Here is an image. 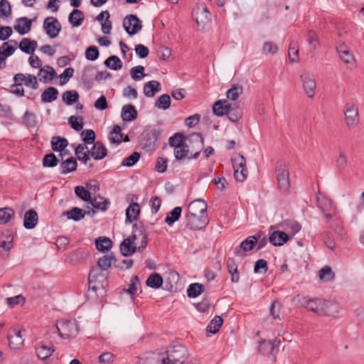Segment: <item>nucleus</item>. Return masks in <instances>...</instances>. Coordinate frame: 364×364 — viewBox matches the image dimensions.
<instances>
[{
  "instance_id": "1",
  "label": "nucleus",
  "mask_w": 364,
  "mask_h": 364,
  "mask_svg": "<svg viewBox=\"0 0 364 364\" xmlns=\"http://www.w3.org/2000/svg\"><path fill=\"white\" fill-rule=\"evenodd\" d=\"M185 158L196 159L203 148V139L200 133L194 132L185 136Z\"/></svg>"
},
{
  "instance_id": "2",
  "label": "nucleus",
  "mask_w": 364,
  "mask_h": 364,
  "mask_svg": "<svg viewBox=\"0 0 364 364\" xmlns=\"http://www.w3.org/2000/svg\"><path fill=\"white\" fill-rule=\"evenodd\" d=\"M187 355V350L183 346L174 345L166 350V358L162 359V364H183Z\"/></svg>"
},
{
  "instance_id": "3",
  "label": "nucleus",
  "mask_w": 364,
  "mask_h": 364,
  "mask_svg": "<svg viewBox=\"0 0 364 364\" xmlns=\"http://www.w3.org/2000/svg\"><path fill=\"white\" fill-rule=\"evenodd\" d=\"M316 202L318 208L323 213L326 219L331 220L336 216L337 208L333 205V200L319 191L317 193Z\"/></svg>"
},
{
  "instance_id": "4",
  "label": "nucleus",
  "mask_w": 364,
  "mask_h": 364,
  "mask_svg": "<svg viewBox=\"0 0 364 364\" xmlns=\"http://www.w3.org/2000/svg\"><path fill=\"white\" fill-rule=\"evenodd\" d=\"M56 328L60 336L64 339L75 338L79 332V325L75 321L62 320Z\"/></svg>"
},
{
  "instance_id": "5",
  "label": "nucleus",
  "mask_w": 364,
  "mask_h": 364,
  "mask_svg": "<svg viewBox=\"0 0 364 364\" xmlns=\"http://www.w3.org/2000/svg\"><path fill=\"white\" fill-rule=\"evenodd\" d=\"M209 219L208 214H193L187 213L186 215V226L190 230H199L208 224Z\"/></svg>"
},
{
  "instance_id": "6",
  "label": "nucleus",
  "mask_w": 364,
  "mask_h": 364,
  "mask_svg": "<svg viewBox=\"0 0 364 364\" xmlns=\"http://www.w3.org/2000/svg\"><path fill=\"white\" fill-rule=\"evenodd\" d=\"M185 135L181 132H176L168 139V144L173 147L175 159H185Z\"/></svg>"
},
{
  "instance_id": "7",
  "label": "nucleus",
  "mask_w": 364,
  "mask_h": 364,
  "mask_svg": "<svg viewBox=\"0 0 364 364\" xmlns=\"http://www.w3.org/2000/svg\"><path fill=\"white\" fill-rule=\"evenodd\" d=\"M160 129H152L143 134L140 141V146L144 153H149L154 150L155 144L161 136Z\"/></svg>"
},
{
  "instance_id": "8",
  "label": "nucleus",
  "mask_w": 364,
  "mask_h": 364,
  "mask_svg": "<svg viewBox=\"0 0 364 364\" xmlns=\"http://www.w3.org/2000/svg\"><path fill=\"white\" fill-rule=\"evenodd\" d=\"M275 171L279 189L283 193L287 192L290 186L289 170L284 164H281L277 166Z\"/></svg>"
},
{
  "instance_id": "9",
  "label": "nucleus",
  "mask_w": 364,
  "mask_h": 364,
  "mask_svg": "<svg viewBox=\"0 0 364 364\" xmlns=\"http://www.w3.org/2000/svg\"><path fill=\"white\" fill-rule=\"evenodd\" d=\"M122 26L129 36L135 35L142 28L141 21L134 14H129L125 16Z\"/></svg>"
},
{
  "instance_id": "10",
  "label": "nucleus",
  "mask_w": 364,
  "mask_h": 364,
  "mask_svg": "<svg viewBox=\"0 0 364 364\" xmlns=\"http://www.w3.org/2000/svg\"><path fill=\"white\" fill-rule=\"evenodd\" d=\"M17 48V41L9 40L0 46V70L6 66V60L12 55Z\"/></svg>"
},
{
  "instance_id": "11",
  "label": "nucleus",
  "mask_w": 364,
  "mask_h": 364,
  "mask_svg": "<svg viewBox=\"0 0 364 364\" xmlns=\"http://www.w3.org/2000/svg\"><path fill=\"white\" fill-rule=\"evenodd\" d=\"M43 29L50 38H56L61 31L62 26L59 21L55 17H47L44 19Z\"/></svg>"
},
{
  "instance_id": "12",
  "label": "nucleus",
  "mask_w": 364,
  "mask_h": 364,
  "mask_svg": "<svg viewBox=\"0 0 364 364\" xmlns=\"http://www.w3.org/2000/svg\"><path fill=\"white\" fill-rule=\"evenodd\" d=\"M108 276L103 274L102 275H89V289L95 293L97 291H104L108 286Z\"/></svg>"
},
{
  "instance_id": "13",
  "label": "nucleus",
  "mask_w": 364,
  "mask_h": 364,
  "mask_svg": "<svg viewBox=\"0 0 364 364\" xmlns=\"http://www.w3.org/2000/svg\"><path fill=\"white\" fill-rule=\"evenodd\" d=\"M260 234H255L247 237L244 240L239 246L236 247L234 250V254L237 256H243L242 251L248 252L252 250L257 243L258 239H259Z\"/></svg>"
},
{
  "instance_id": "14",
  "label": "nucleus",
  "mask_w": 364,
  "mask_h": 364,
  "mask_svg": "<svg viewBox=\"0 0 364 364\" xmlns=\"http://www.w3.org/2000/svg\"><path fill=\"white\" fill-rule=\"evenodd\" d=\"M300 77L302 81L303 87L306 95L309 98H312L315 95V89L316 86L314 75L312 73L304 72L301 75Z\"/></svg>"
},
{
  "instance_id": "15",
  "label": "nucleus",
  "mask_w": 364,
  "mask_h": 364,
  "mask_svg": "<svg viewBox=\"0 0 364 364\" xmlns=\"http://www.w3.org/2000/svg\"><path fill=\"white\" fill-rule=\"evenodd\" d=\"M14 237L6 231L0 237V257L3 259L9 257V251L12 247Z\"/></svg>"
},
{
  "instance_id": "16",
  "label": "nucleus",
  "mask_w": 364,
  "mask_h": 364,
  "mask_svg": "<svg viewBox=\"0 0 364 364\" xmlns=\"http://www.w3.org/2000/svg\"><path fill=\"white\" fill-rule=\"evenodd\" d=\"M234 176L237 181L243 182L247 176V169L246 167V161H231Z\"/></svg>"
},
{
  "instance_id": "17",
  "label": "nucleus",
  "mask_w": 364,
  "mask_h": 364,
  "mask_svg": "<svg viewBox=\"0 0 364 364\" xmlns=\"http://www.w3.org/2000/svg\"><path fill=\"white\" fill-rule=\"evenodd\" d=\"M116 262L117 259L114 254L112 252L110 254L103 255L102 257L99 258L96 265L104 269L108 270V269L112 264H114L115 267L123 269L124 267L119 264H116Z\"/></svg>"
},
{
  "instance_id": "18",
  "label": "nucleus",
  "mask_w": 364,
  "mask_h": 364,
  "mask_svg": "<svg viewBox=\"0 0 364 364\" xmlns=\"http://www.w3.org/2000/svg\"><path fill=\"white\" fill-rule=\"evenodd\" d=\"M89 158L93 159H103L107 154V150L102 141H97L90 149Z\"/></svg>"
},
{
  "instance_id": "19",
  "label": "nucleus",
  "mask_w": 364,
  "mask_h": 364,
  "mask_svg": "<svg viewBox=\"0 0 364 364\" xmlns=\"http://www.w3.org/2000/svg\"><path fill=\"white\" fill-rule=\"evenodd\" d=\"M70 146L74 149L76 156H70V158H68L67 159H90V149L87 144L84 142L79 144H71Z\"/></svg>"
},
{
  "instance_id": "20",
  "label": "nucleus",
  "mask_w": 364,
  "mask_h": 364,
  "mask_svg": "<svg viewBox=\"0 0 364 364\" xmlns=\"http://www.w3.org/2000/svg\"><path fill=\"white\" fill-rule=\"evenodd\" d=\"M9 340V345L11 349H18L23 343L22 338L21 331H16V329H11L9 331L7 336Z\"/></svg>"
},
{
  "instance_id": "21",
  "label": "nucleus",
  "mask_w": 364,
  "mask_h": 364,
  "mask_svg": "<svg viewBox=\"0 0 364 364\" xmlns=\"http://www.w3.org/2000/svg\"><path fill=\"white\" fill-rule=\"evenodd\" d=\"M207 203L205 200L202 199L194 200L191 202L188 206L187 213H191L193 214H208L207 213Z\"/></svg>"
},
{
  "instance_id": "22",
  "label": "nucleus",
  "mask_w": 364,
  "mask_h": 364,
  "mask_svg": "<svg viewBox=\"0 0 364 364\" xmlns=\"http://www.w3.org/2000/svg\"><path fill=\"white\" fill-rule=\"evenodd\" d=\"M32 26V20L27 17H20L16 20V24L14 26V30L20 35H25L28 33Z\"/></svg>"
},
{
  "instance_id": "23",
  "label": "nucleus",
  "mask_w": 364,
  "mask_h": 364,
  "mask_svg": "<svg viewBox=\"0 0 364 364\" xmlns=\"http://www.w3.org/2000/svg\"><path fill=\"white\" fill-rule=\"evenodd\" d=\"M192 16L198 26L206 24L210 20V14L206 7L202 9L198 8L193 12Z\"/></svg>"
},
{
  "instance_id": "24",
  "label": "nucleus",
  "mask_w": 364,
  "mask_h": 364,
  "mask_svg": "<svg viewBox=\"0 0 364 364\" xmlns=\"http://www.w3.org/2000/svg\"><path fill=\"white\" fill-rule=\"evenodd\" d=\"M345 118L349 127H353L358 122V109L352 105H346Z\"/></svg>"
},
{
  "instance_id": "25",
  "label": "nucleus",
  "mask_w": 364,
  "mask_h": 364,
  "mask_svg": "<svg viewBox=\"0 0 364 364\" xmlns=\"http://www.w3.org/2000/svg\"><path fill=\"white\" fill-rule=\"evenodd\" d=\"M289 240V235L283 231H274L269 236V240L274 246H282Z\"/></svg>"
},
{
  "instance_id": "26",
  "label": "nucleus",
  "mask_w": 364,
  "mask_h": 364,
  "mask_svg": "<svg viewBox=\"0 0 364 364\" xmlns=\"http://www.w3.org/2000/svg\"><path fill=\"white\" fill-rule=\"evenodd\" d=\"M280 341H277V339L273 341H262L260 342L258 349L259 351L262 354L270 353L274 355V350L278 347Z\"/></svg>"
},
{
  "instance_id": "27",
  "label": "nucleus",
  "mask_w": 364,
  "mask_h": 364,
  "mask_svg": "<svg viewBox=\"0 0 364 364\" xmlns=\"http://www.w3.org/2000/svg\"><path fill=\"white\" fill-rule=\"evenodd\" d=\"M38 220V214L33 209L26 212L23 219V226L26 229H33L37 225Z\"/></svg>"
},
{
  "instance_id": "28",
  "label": "nucleus",
  "mask_w": 364,
  "mask_h": 364,
  "mask_svg": "<svg viewBox=\"0 0 364 364\" xmlns=\"http://www.w3.org/2000/svg\"><path fill=\"white\" fill-rule=\"evenodd\" d=\"M161 89V84L156 80H151L144 83L143 92L146 97H153Z\"/></svg>"
},
{
  "instance_id": "29",
  "label": "nucleus",
  "mask_w": 364,
  "mask_h": 364,
  "mask_svg": "<svg viewBox=\"0 0 364 364\" xmlns=\"http://www.w3.org/2000/svg\"><path fill=\"white\" fill-rule=\"evenodd\" d=\"M137 111L132 105H126L122 107L121 117L124 122L134 121L137 118Z\"/></svg>"
},
{
  "instance_id": "30",
  "label": "nucleus",
  "mask_w": 364,
  "mask_h": 364,
  "mask_svg": "<svg viewBox=\"0 0 364 364\" xmlns=\"http://www.w3.org/2000/svg\"><path fill=\"white\" fill-rule=\"evenodd\" d=\"M97 70V68L93 65L86 66L82 72V81L83 84L88 87H91L93 85V76Z\"/></svg>"
},
{
  "instance_id": "31",
  "label": "nucleus",
  "mask_w": 364,
  "mask_h": 364,
  "mask_svg": "<svg viewBox=\"0 0 364 364\" xmlns=\"http://www.w3.org/2000/svg\"><path fill=\"white\" fill-rule=\"evenodd\" d=\"M230 109V103L226 100H218L213 105V113L218 116L222 117L227 114Z\"/></svg>"
},
{
  "instance_id": "32",
  "label": "nucleus",
  "mask_w": 364,
  "mask_h": 364,
  "mask_svg": "<svg viewBox=\"0 0 364 364\" xmlns=\"http://www.w3.org/2000/svg\"><path fill=\"white\" fill-rule=\"evenodd\" d=\"M119 250L123 256L127 257L134 254L137 249L136 245L132 243L131 238H126L120 243Z\"/></svg>"
},
{
  "instance_id": "33",
  "label": "nucleus",
  "mask_w": 364,
  "mask_h": 364,
  "mask_svg": "<svg viewBox=\"0 0 364 364\" xmlns=\"http://www.w3.org/2000/svg\"><path fill=\"white\" fill-rule=\"evenodd\" d=\"M140 213V206L137 203H132L126 210V221L132 223L138 219Z\"/></svg>"
},
{
  "instance_id": "34",
  "label": "nucleus",
  "mask_w": 364,
  "mask_h": 364,
  "mask_svg": "<svg viewBox=\"0 0 364 364\" xmlns=\"http://www.w3.org/2000/svg\"><path fill=\"white\" fill-rule=\"evenodd\" d=\"M227 268L229 274L231 275V282L232 283L238 282L240 280V273L237 270V264L233 258H228Z\"/></svg>"
},
{
  "instance_id": "35",
  "label": "nucleus",
  "mask_w": 364,
  "mask_h": 364,
  "mask_svg": "<svg viewBox=\"0 0 364 364\" xmlns=\"http://www.w3.org/2000/svg\"><path fill=\"white\" fill-rule=\"evenodd\" d=\"M85 19L84 14L79 9H73L69 14L68 21L73 27L80 26Z\"/></svg>"
},
{
  "instance_id": "36",
  "label": "nucleus",
  "mask_w": 364,
  "mask_h": 364,
  "mask_svg": "<svg viewBox=\"0 0 364 364\" xmlns=\"http://www.w3.org/2000/svg\"><path fill=\"white\" fill-rule=\"evenodd\" d=\"M86 212L77 207H74L71 210L64 211L63 215H66L68 220L79 221L84 218Z\"/></svg>"
},
{
  "instance_id": "37",
  "label": "nucleus",
  "mask_w": 364,
  "mask_h": 364,
  "mask_svg": "<svg viewBox=\"0 0 364 364\" xmlns=\"http://www.w3.org/2000/svg\"><path fill=\"white\" fill-rule=\"evenodd\" d=\"M50 143L52 149L54 151L58 152L63 151L68 146V141L67 139L60 136H53Z\"/></svg>"
},
{
  "instance_id": "38",
  "label": "nucleus",
  "mask_w": 364,
  "mask_h": 364,
  "mask_svg": "<svg viewBox=\"0 0 364 364\" xmlns=\"http://www.w3.org/2000/svg\"><path fill=\"white\" fill-rule=\"evenodd\" d=\"M58 90L54 87H47L41 94L43 102H52L58 98Z\"/></svg>"
},
{
  "instance_id": "39",
  "label": "nucleus",
  "mask_w": 364,
  "mask_h": 364,
  "mask_svg": "<svg viewBox=\"0 0 364 364\" xmlns=\"http://www.w3.org/2000/svg\"><path fill=\"white\" fill-rule=\"evenodd\" d=\"M228 118L232 122H237L242 117V110L239 106L235 104H230V109L226 114Z\"/></svg>"
},
{
  "instance_id": "40",
  "label": "nucleus",
  "mask_w": 364,
  "mask_h": 364,
  "mask_svg": "<svg viewBox=\"0 0 364 364\" xmlns=\"http://www.w3.org/2000/svg\"><path fill=\"white\" fill-rule=\"evenodd\" d=\"M95 247L100 252H107L112 247V242L108 237H99L95 240Z\"/></svg>"
},
{
  "instance_id": "41",
  "label": "nucleus",
  "mask_w": 364,
  "mask_h": 364,
  "mask_svg": "<svg viewBox=\"0 0 364 364\" xmlns=\"http://www.w3.org/2000/svg\"><path fill=\"white\" fill-rule=\"evenodd\" d=\"M54 352L53 346H46L44 344L40 345L36 348V353L37 356L41 360H46L49 358Z\"/></svg>"
},
{
  "instance_id": "42",
  "label": "nucleus",
  "mask_w": 364,
  "mask_h": 364,
  "mask_svg": "<svg viewBox=\"0 0 364 364\" xmlns=\"http://www.w3.org/2000/svg\"><path fill=\"white\" fill-rule=\"evenodd\" d=\"M320 302L321 299H311L308 298H303V301L301 304L308 311L314 312L318 315Z\"/></svg>"
},
{
  "instance_id": "43",
  "label": "nucleus",
  "mask_w": 364,
  "mask_h": 364,
  "mask_svg": "<svg viewBox=\"0 0 364 364\" xmlns=\"http://www.w3.org/2000/svg\"><path fill=\"white\" fill-rule=\"evenodd\" d=\"M146 284L152 289H159L163 284V278L158 273H152L146 279Z\"/></svg>"
},
{
  "instance_id": "44",
  "label": "nucleus",
  "mask_w": 364,
  "mask_h": 364,
  "mask_svg": "<svg viewBox=\"0 0 364 364\" xmlns=\"http://www.w3.org/2000/svg\"><path fill=\"white\" fill-rule=\"evenodd\" d=\"M92 206L97 210L105 211L107 208L110 202L108 199L103 197L95 198L94 199L90 200Z\"/></svg>"
},
{
  "instance_id": "45",
  "label": "nucleus",
  "mask_w": 364,
  "mask_h": 364,
  "mask_svg": "<svg viewBox=\"0 0 364 364\" xmlns=\"http://www.w3.org/2000/svg\"><path fill=\"white\" fill-rule=\"evenodd\" d=\"M334 306V304L329 301L321 299L318 315L319 316H330L333 313L332 310V307Z\"/></svg>"
},
{
  "instance_id": "46",
  "label": "nucleus",
  "mask_w": 364,
  "mask_h": 364,
  "mask_svg": "<svg viewBox=\"0 0 364 364\" xmlns=\"http://www.w3.org/2000/svg\"><path fill=\"white\" fill-rule=\"evenodd\" d=\"M205 291V287L200 283L190 284L187 289V295L189 298H196Z\"/></svg>"
},
{
  "instance_id": "47",
  "label": "nucleus",
  "mask_w": 364,
  "mask_h": 364,
  "mask_svg": "<svg viewBox=\"0 0 364 364\" xmlns=\"http://www.w3.org/2000/svg\"><path fill=\"white\" fill-rule=\"evenodd\" d=\"M79 94L76 90H67L63 93V101L67 105H72L79 100Z\"/></svg>"
},
{
  "instance_id": "48",
  "label": "nucleus",
  "mask_w": 364,
  "mask_h": 364,
  "mask_svg": "<svg viewBox=\"0 0 364 364\" xmlns=\"http://www.w3.org/2000/svg\"><path fill=\"white\" fill-rule=\"evenodd\" d=\"M335 276V273L329 266H324L318 271L319 279L323 282L333 281Z\"/></svg>"
},
{
  "instance_id": "49",
  "label": "nucleus",
  "mask_w": 364,
  "mask_h": 364,
  "mask_svg": "<svg viewBox=\"0 0 364 364\" xmlns=\"http://www.w3.org/2000/svg\"><path fill=\"white\" fill-rule=\"evenodd\" d=\"M182 208L181 207H176L171 211L167 213L165 218V223L171 226L176 221L178 220L181 217Z\"/></svg>"
},
{
  "instance_id": "50",
  "label": "nucleus",
  "mask_w": 364,
  "mask_h": 364,
  "mask_svg": "<svg viewBox=\"0 0 364 364\" xmlns=\"http://www.w3.org/2000/svg\"><path fill=\"white\" fill-rule=\"evenodd\" d=\"M104 64L106 67L114 70H118L122 68V62L116 55L109 56L107 59L105 60Z\"/></svg>"
},
{
  "instance_id": "51",
  "label": "nucleus",
  "mask_w": 364,
  "mask_h": 364,
  "mask_svg": "<svg viewBox=\"0 0 364 364\" xmlns=\"http://www.w3.org/2000/svg\"><path fill=\"white\" fill-rule=\"evenodd\" d=\"M284 229L292 235L299 232L301 228V225L295 220H285L282 225Z\"/></svg>"
},
{
  "instance_id": "52",
  "label": "nucleus",
  "mask_w": 364,
  "mask_h": 364,
  "mask_svg": "<svg viewBox=\"0 0 364 364\" xmlns=\"http://www.w3.org/2000/svg\"><path fill=\"white\" fill-rule=\"evenodd\" d=\"M171 97L168 94H163L155 102V107L166 110L170 107Z\"/></svg>"
},
{
  "instance_id": "53",
  "label": "nucleus",
  "mask_w": 364,
  "mask_h": 364,
  "mask_svg": "<svg viewBox=\"0 0 364 364\" xmlns=\"http://www.w3.org/2000/svg\"><path fill=\"white\" fill-rule=\"evenodd\" d=\"M223 320L221 316H215L210 323L207 326V331L211 333H216L218 332L220 328L223 324Z\"/></svg>"
},
{
  "instance_id": "54",
  "label": "nucleus",
  "mask_w": 364,
  "mask_h": 364,
  "mask_svg": "<svg viewBox=\"0 0 364 364\" xmlns=\"http://www.w3.org/2000/svg\"><path fill=\"white\" fill-rule=\"evenodd\" d=\"M14 216V211L11 208H0V224H6Z\"/></svg>"
},
{
  "instance_id": "55",
  "label": "nucleus",
  "mask_w": 364,
  "mask_h": 364,
  "mask_svg": "<svg viewBox=\"0 0 364 364\" xmlns=\"http://www.w3.org/2000/svg\"><path fill=\"white\" fill-rule=\"evenodd\" d=\"M80 136L82 141L87 145H91L96 142L95 132L92 129L83 130L81 132Z\"/></svg>"
},
{
  "instance_id": "56",
  "label": "nucleus",
  "mask_w": 364,
  "mask_h": 364,
  "mask_svg": "<svg viewBox=\"0 0 364 364\" xmlns=\"http://www.w3.org/2000/svg\"><path fill=\"white\" fill-rule=\"evenodd\" d=\"M77 166V161H61L60 163V173L66 174L76 170Z\"/></svg>"
},
{
  "instance_id": "57",
  "label": "nucleus",
  "mask_w": 364,
  "mask_h": 364,
  "mask_svg": "<svg viewBox=\"0 0 364 364\" xmlns=\"http://www.w3.org/2000/svg\"><path fill=\"white\" fill-rule=\"evenodd\" d=\"M68 123L74 130L80 132L83 128V117L73 115L68 118Z\"/></svg>"
},
{
  "instance_id": "58",
  "label": "nucleus",
  "mask_w": 364,
  "mask_h": 364,
  "mask_svg": "<svg viewBox=\"0 0 364 364\" xmlns=\"http://www.w3.org/2000/svg\"><path fill=\"white\" fill-rule=\"evenodd\" d=\"M242 92V87L239 85H233L232 87L227 91L226 97L228 99L234 101L237 99L239 95Z\"/></svg>"
},
{
  "instance_id": "59",
  "label": "nucleus",
  "mask_w": 364,
  "mask_h": 364,
  "mask_svg": "<svg viewBox=\"0 0 364 364\" xmlns=\"http://www.w3.org/2000/svg\"><path fill=\"white\" fill-rule=\"evenodd\" d=\"M23 122L27 127L33 128L37 125L36 115L29 111H26L23 117Z\"/></svg>"
},
{
  "instance_id": "60",
  "label": "nucleus",
  "mask_w": 364,
  "mask_h": 364,
  "mask_svg": "<svg viewBox=\"0 0 364 364\" xmlns=\"http://www.w3.org/2000/svg\"><path fill=\"white\" fill-rule=\"evenodd\" d=\"M100 52L97 46H89L85 50V58L88 60L94 61L99 58Z\"/></svg>"
},
{
  "instance_id": "61",
  "label": "nucleus",
  "mask_w": 364,
  "mask_h": 364,
  "mask_svg": "<svg viewBox=\"0 0 364 364\" xmlns=\"http://www.w3.org/2000/svg\"><path fill=\"white\" fill-rule=\"evenodd\" d=\"M11 14V7L10 3L6 0L0 1V16L6 18Z\"/></svg>"
},
{
  "instance_id": "62",
  "label": "nucleus",
  "mask_w": 364,
  "mask_h": 364,
  "mask_svg": "<svg viewBox=\"0 0 364 364\" xmlns=\"http://www.w3.org/2000/svg\"><path fill=\"white\" fill-rule=\"evenodd\" d=\"M289 58L291 63H296L299 60V50L296 49V43L291 41L289 48Z\"/></svg>"
},
{
  "instance_id": "63",
  "label": "nucleus",
  "mask_w": 364,
  "mask_h": 364,
  "mask_svg": "<svg viewBox=\"0 0 364 364\" xmlns=\"http://www.w3.org/2000/svg\"><path fill=\"white\" fill-rule=\"evenodd\" d=\"M75 193L84 201L87 202L90 200V193L82 186H77L75 188Z\"/></svg>"
},
{
  "instance_id": "64",
  "label": "nucleus",
  "mask_w": 364,
  "mask_h": 364,
  "mask_svg": "<svg viewBox=\"0 0 364 364\" xmlns=\"http://www.w3.org/2000/svg\"><path fill=\"white\" fill-rule=\"evenodd\" d=\"M144 72V68L142 65L135 66L130 70L131 77L134 80H139L145 76Z\"/></svg>"
}]
</instances>
